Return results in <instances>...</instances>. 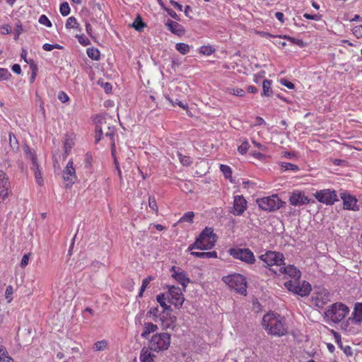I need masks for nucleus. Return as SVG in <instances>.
<instances>
[{"label":"nucleus","mask_w":362,"mask_h":362,"mask_svg":"<svg viewBox=\"0 0 362 362\" xmlns=\"http://www.w3.org/2000/svg\"><path fill=\"white\" fill-rule=\"evenodd\" d=\"M166 288L168 291L160 295V306L163 308V312L160 315V321L164 329H173L175 326L176 316L173 315L171 306H174L175 309L181 308L185 297L180 287L166 286Z\"/></svg>","instance_id":"f257e3e1"},{"label":"nucleus","mask_w":362,"mask_h":362,"mask_svg":"<svg viewBox=\"0 0 362 362\" xmlns=\"http://www.w3.org/2000/svg\"><path fill=\"white\" fill-rule=\"evenodd\" d=\"M262 324L265 331L271 335L281 337L288 332L285 318L273 312L264 315Z\"/></svg>","instance_id":"f03ea898"},{"label":"nucleus","mask_w":362,"mask_h":362,"mask_svg":"<svg viewBox=\"0 0 362 362\" xmlns=\"http://www.w3.org/2000/svg\"><path fill=\"white\" fill-rule=\"evenodd\" d=\"M217 240V236L212 228L206 227L200 233L195 242L189 247V250L199 249L201 250H210Z\"/></svg>","instance_id":"7ed1b4c3"},{"label":"nucleus","mask_w":362,"mask_h":362,"mask_svg":"<svg viewBox=\"0 0 362 362\" xmlns=\"http://www.w3.org/2000/svg\"><path fill=\"white\" fill-rule=\"evenodd\" d=\"M361 322L362 303H356L354 305L352 316L344 325V329L350 334L357 333L360 330Z\"/></svg>","instance_id":"20e7f679"},{"label":"nucleus","mask_w":362,"mask_h":362,"mask_svg":"<svg viewBox=\"0 0 362 362\" xmlns=\"http://www.w3.org/2000/svg\"><path fill=\"white\" fill-rule=\"evenodd\" d=\"M349 308L342 303H333L325 313V317L337 323L341 322L349 314Z\"/></svg>","instance_id":"39448f33"},{"label":"nucleus","mask_w":362,"mask_h":362,"mask_svg":"<svg viewBox=\"0 0 362 362\" xmlns=\"http://www.w3.org/2000/svg\"><path fill=\"white\" fill-rule=\"evenodd\" d=\"M223 281L231 288L238 293L245 296L247 293V281L245 278L240 274H230L223 277Z\"/></svg>","instance_id":"423d86ee"},{"label":"nucleus","mask_w":362,"mask_h":362,"mask_svg":"<svg viewBox=\"0 0 362 362\" xmlns=\"http://www.w3.org/2000/svg\"><path fill=\"white\" fill-rule=\"evenodd\" d=\"M259 258L265 264V267L269 268V269H277L285 264L284 255L275 251H267L261 255Z\"/></svg>","instance_id":"0eeeda50"},{"label":"nucleus","mask_w":362,"mask_h":362,"mask_svg":"<svg viewBox=\"0 0 362 362\" xmlns=\"http://www.w3.org/2000/svg\"><path fill=\"white\" fill-rule=\"evenodd\" d=\"M158 335L154 334L149 342L148 347L141 351V362H154L158 354Z\"/></svg>","instance_id":"6e6552de"},{"label":"nucleus","mask_w":362,"mask_h":362,"mask_svg":"<svg viewBox=\"0 0 362 362\" xmlns=\"http://www.w3.org/2000/svg\"><path fill=\"white\" fill-rule=\"evenodd\" d=\"M257 203L262 210L269 211L278 210L283 206V202L276 194L258 198Z\"/></svg>","instance_id":"1a4fd4ad"},{"label":"nucleus","mask_w":362,"mask_h":362,"mask_svg":"<svg viewBox=\"0 0 362 362\" xmlns=\"http://www.w3.org/2000/svg\"><path fill=\"white\" fill-rule=\"evenodd\" d=\"M284 286L289 291L302 297L308 296L311 291L310 284L305 281L300 283L299 280H289L284 283Z\"/></svg>","instance_id":"9d476101"},{"label":"nucleus","mask_w":362,"mask_h":362,"mask_svg":"<svg viewBox=\"0 0 362 362\" xmlns=\"http://www.w3.org/2000/svg\"><path fill=\"white\" fill-rule=\"evenodd\" d=\"M230 255L235 259H239L247 264H252L255 262L253 252L248 248H231Z\"/></svg>","instance_id":"9b49d317"},{"label":"nucleus","mask_w":362,"mask_h":362,"mask_svg":"<svg viewBox=\"0 0 362 362\" xmlns=\"http://www.w3.org/2000/svg\"><path fill=\"white\" fill-rule=\"evenodd\" d=\"M314 196L318 202L327 205H333L339 200L336 191L330 189L317 191Z\"/></svg>","instance_id":"f8f14e48"},{"label":"nucleus","mask_w":362,"mask_h":362,"mask_svg":"<svg viewBox=\"0 0 362 362\" xmlns=\"http://www.w3.org/2000/svg\"><path fill=\"white\" fill-rule=\"evenodd\" d=\"M270 271L278 276L285 274L291 277L293 279L292 281L299 280L301 276L300 272L296 267L290 264L287 266L282 265L277 269H270Z\"/></svg>","instance_id":"ddd939ff"},{"label":"nucleus","mask_w":362,"mask_h":362,"mask_svg":"<svg viewBox=\"0 0 362 362\" xmlns=\"http://www.w3.org/2000/svg\"><path fill=\"white\" fill-rule=\"evenodd\" d=\"M311 300L315 306L321 308L330 301V293L324 288H319L317 292L313 293Z\"/></svg>","instance_id":"4468645a"},{"label":"nucleus","mask_w":362,"mask_h":362,"mask_svg":"<svg viewBox=\"0 0 362 362\" xmlns=\"http://www.w3.org/2000/svg\"><path fill=\"white\" fill-rule=\"evenodd\" d=\"M164 24L168 31L179 37L184 36L186 33L185 27L179 23L176 20L173 21L168 18L165 21Z\"/></svg>","instance_id":"2eb2a0df"},{"label":"nucleus","mask_w":362,"mask_h":362,"mask_svg":"<svg viewBox=\"0 0 362 362\" xmlns=\"http://www.w3.org/2000/svg\"><path fill=\"white\" fill-rule=\"evenodd\" d=\"M171 276L179 284H180L184 289L187 287L190 280L187 274L180 267L175 266L171 268Z\"/></svg>","instance_id":"dca6fc26"},{"label":"nucleus","mask_w":362,"mask_h":362,"mask_svg":"<svg viewBox=\"0 0 362 362\" xmlns=\"http://www.w3.org/2000/svg\"><path fill=\"white\" fill-rule=\"evenodd\" d=\"M11 183L8 175L0 170V198L4 201L10 193Z\"/></svg>","instance_id":"f3484780"},{"label":"nucleus","mask_w":362,"mask_h":362,"mask_svg":"<svg viewBox=\"0 0 362 362\" xmlns=\"http://www.w3.org/2000/svg\"><path fill=\"white\" fill-rule=\"evenodd\" d=\"M63 179L64 181L68 182L66 184L67 186H71L77 180L72 160H69L65 169L64 170Z\"/></svg>","instance_id":"a211bd4d"},{"label":"nucleus","mask_w":362,"mask_h":362,"mask_svg":"<svg viewBox=\"0 0 362 362\" xmlns=\"http://www.w3.org/2000/svg\"><path fill=\"white\" fill-rule=\"evenodd\" d=\"M247 209V201L242 195L234 197L232 213L235 216H240Z\"/></svg>","instance_id":"6ab92c4d"},{"label":"nucleus","mask_w":362,"mask_h":362,"mask_svg":"<svg viewBox=\"0 0 362 362\" xmlns=\"http://www.w3.org/2000/svg\"><path fill=\"white\" fill-rule=\"evenodd\" d=\"M289 202L293 206H300L310 203V199L303 192L296 191L290 196Z\"/></svg>","instance_id":"aec40b11"},{"label":"nucleus","mask_w":362,"mask_h":362,"mask_svg":"<svg viewBox=\"0 0 362 362\" xmlns=\"http://www.w3.org/2000/svg\"><path fill=\"white\" fill-rule=\"evenodd\" d=\"M341 199L343 200V208L346 210L356 211L358 210L357 199L350 194L341 193Z\"/></svg>","instance_id":"412c9836"},{"label":"nucleus","mask_w":362,"mask_h":362,"mask_svg":"<svg viewBox=\"0 0 362 362\" xmlns=\"http://www.w3.org/2000/svg\"><path fill=\"white\" fill-rule=\"evenodd\" d=\"M76 135L73 133L67 134L64 141L65 156H66L75 145Z\"/></svg>","instance_id":"4be33fe9"},{"label":"nucleus","mask_w":362,"mask_h":362,"mask_svg":"<svg viewBox=\"0 0 362 362\" xmlns=\"http://www.w3.org/2000/svg\"><path fill=\"white\" fill-rule=\"evenodd\" d=\"M170 334L168 333H160V351L167 350L170 344Z\"/></svg>","instance_id":"5701e85b"},{"label":"nucleus","mask_w":362,"mask_h":362,"mask_svg":"<svg viewBox=\"0 0 362 362\" xmlns=\"http://www.w3.org/2000/svg\"><path fill=\"white\" fill-rule=\"evenodd\" d=\"M278 165L280 166L281 172L293 171L297 172L299 170V167L297 165L292 164L288 162H279Z\"/></svg>","instance_id":"b1692460"},{"label":"nucleus","mask_w":362,"mask_h":362,"mask_svg":"<svg viewBox=\"0 0 362 362\" xmlns=\"http://www.w3.org/2000/svg\"><path fill=\"white\" fill-rule=\"evenodd\" d=\"M191 255L202 259L216 258L217 252L216 251L211 252H192Z\"/></svg>","instance_id":"393cba45"},{"label":"nucleus","mask_w":362,"mask_h":362,"mask_svg":"<svg viewBox=\"0 0 362 362\" xmlns=\"http://www.w3.org/2000/svg\"><path fill=\"white\" fill-rule=\"evenodd\" d=\"M194 213L193 211H187L185 213L175 224L178 225L182 223H188L192 224L194 222Z\"/></svg>","instance_id":"a878e982"},{"label":"nucleus","mask_w":362,"mask_h":362,"mask_svg":"<svg viewBox=\"0 0 362 362\" xmlns=\"http://www.w3.org/2000/svg\"><path fill=\"white\" fill-rule=\"evenodd\" d=\"M30 168L33 171L37 183L40 185H42L43 180L38 163H35L34 164H32Z\"/></svg>","instance_id":"bb28decb"},{"label":"nucleus","mask_w":362,"mask_h":362,"mask_svg":"<svg viewBox=\"0 0 362 362\" xmlns=\"http://www.w3.org/2000/svg\"><path fill=\"white\" fill-rule=\"evenodd\" d=\"M157 329V325L151 322H147L144 326V331L141 334V337L147 339L151 333H153Z\"/></svg>","instance_id":"cd10ccee"},{"label":"nucleus","mask_w":362,"mask_h":362,"mask_svg":"<svg viewBox=\"0 0 362 362\" xmlns=\"http://www.w3.org/2000/svg\"><path fill=\"white\" fill-rule=\"evenodd\" d=\"M271 86H272L271 81H269L268 79H265L263 81V84H262L263 93H262V94L264 95L270 96L272 94V90Z\"/></svg>","instance_id":"c85d7f7f"},{"label":"nucleus","mask_w":362,"mask_h":362,"mask_svg":"<svg viewBox=\"0 0 362 362\" xmlns=\"http://www.w3.org/2000/svg\"><path fill=\"white\" fill-rule=\"evenodd\" d=\"M175 49L182 54H187L189 50L190 47L189 45L184 42H178L175 45Z\"/></svg>","instance_id":"c756f323"},{"label":"nucleus","mask_w":362,"mask_h":362,"mask_svg":"<svg viewBox=\"0 0 362 362\" xmlns=\"http://www.w3.org/2000/svg\"><path fill=\"white\" fill-rule=\"evenodd\" d=\"M0 362H13L11 357L8 355L6 349L4 346H0Z\"/></svg>","instance_id":"7c9ffc66"},{"label":"nucleus","mask_w":362,"mask_h":362,"mask_svg":"<svg viewBox=\"0 0 362 362\" xmlns=\"http://www.w3.org/2000/svg\"><path fill=\"white\" fill-rule=\"evenodd\" d=\"M220 170L223 174L226 179H228L231 181L232 178V170L231 168L227 165L221 164Z\"/></svg>","instance_id":"2f4dec72"},{"label":"nucleus","mask_w":362,"mask_h":362,"mask_svg":"<svg viewBox=\"0 0 362 362\" xmlns=\"http://www.w3.org/2000/svg\"><path fill=\"white\" fill-rule=\"evenodd\" d=\"M87 54H88V57H90V59H92L93 60H99L100 59V51L96 48H94V47L88 48L87 49Z\"/></svg>","instance_id":"473e14b6"},{"label":"nucleus","mask_w":362,"mask_h":362,"mask_svg":"<svg viewBox=\"0 0 362 362\" xmlns=\"http://www.w3.org/2000/svg\"><path fill=\"white\" fill-rule=\"evenodd\" d=\"M154 279H155V277H153L152 276H149L143 280L142 285L141 286L140 291L138 295L139 297H140V298L142 297L143 293L145 291V289L147 288V286H148L150 282Z\"/></svg>","instance_id":"72a5a7b5"},{"label":"nucleus","mask_w":362,"mask_h":362,"mask_svg":"<svg viewBox=\"0 0 362 362\" xmlns=\"http://www.w3.org/2000/svg\"><path fill=\"white\" fill-rule=\"evenodd\" d=\"M215 52V49L211 45H203L199 48V53L209 56Z\"/></svg>","instance_id":"f704fd0d"},{"label":"nucleus","mask_w":362,"mask_h":362,"mask_svg":"<svg viewBox=\"0 0 362 362\" xmlns=\"http://www.w3.org/2000/svg\"><path fill=\"white\" fill-rule=\"evenodd\" d=\"M160 6L168 13V14L169 16H170V17L177 21H180V16L176 13L175 11H174L173 9L171 8H168L167 7H165L163 4L161 2V1L160 0Z\"/></svg>","instance_id":"c9c22d12"},{"label":"nucleus","mask_w":362,"mask_h":362,"mask_svg":"<svg viewBox=\"0 0 362 362\" xmlns=\"http://www.w3.org/2000/svg\"><path fill=\"white\" fill-rule=\"evenodd\" d=\"M178 157L180 163L185 166H189L192 163V158L188 156L179 153Z\"/></svg>","instance_id":"e433bc0d"},{"label":"nucleus","mask_w":362,"mask_h":362,"mask_svg":"<svg viewBox=\"0 0 362 362\" xmlns=\"http://www.w3.org/2000/svg\"><path fill=\"white\" fill-rule=\"evenodd\" d=\"M228 93L238 97H243L245 95V91L240 88H228Z\"/></svg>","instance_id":"4c0bfd02"},{"label":"nucleus","mask_w":362,"mask_h":362,"mask_svg":"<svg viewBox=\"0 0 362 362\" xmlns=\"http://www.w3.org/2000/svg\"><path fill=\"white\" fill-rule=\"evenodd\" d=\"M107 341L105 339L98 341L94 344L93 349L95 351H103L107 346Z\"/></svg>","instance_id":"58836bf2"},{"label":"nucleus","mask_w":362,"mask_h":362,"mask_svg":"<svg viewBox=\"0 0 362 362\" xmlns=\"http://www.w3.org/2000/svg\"><path fill=\"white\" fill-rule=\"evenodd\" d=\"M279 37H283L284 39H286L288 40V41H290L291 42L293 43V44H296L300 47H304V42L302 40H300V39H296L295 37H290V36H287V35H284L283 37H281V35L279 36Z\"/></svg>","instance_id":"ea45409f"},{"label":"nucleus","mask_w":362,"mask_h":362,"mask_svg":"<svg viewBox=\"0 0 362 362\" xmlns=\"http://www.w3.org/2000/svg\"><path fill=\"white\" fill-rule=\"evenodd\" d=\"M250 147L249 142L247 140H244L242 144L238 146V152L244 155L247 153Z\"/></svg>","instance_id":"a19ab883"},{"label":"nucleus","mask_w":362,"mask_h":362,"mask_svg":"<svg viewBox=\"0 0 362 362\" xmlns=\"http://www.w3.org/2000/svg\"><path fill=\"white\" fill-rule=\"evenodd\" d=\"M144 25L145 24L142 22L140 17H137L132 23V27L137 31H141Z\"/></svg>","instance_id":"79ce46f5"},{"label":"nucleus","mask_w":362,"mask_h":362,"mask_svg":"<svg viewBox=\"0 0 362 362\" xmlns=\"http://www.w3.org/2000/svg\"><path fill=\"white\" fill-rule=\"evenodd\" d=\"M65 26L67 29L77 28L78 23L76 19L73 16L69 17L66 21Z\"/></svg>","instance_id":"37998d69"},{"label":"nucleus","mask_w":362,"mask_h":362,"mask_svg":"<svg viewBox=\"0 0 362 362\" xmlns=\"http://www.w3.org/2000/svg\"><path fill=\"white\" fill-rule=\"evenodd\" d=\"M59 11H60L61 14L63 16H68L70 13V7H69L68 3H66V2L62 3L60 5Z\"/></svg>","instance_id":"c03bdc74"},{"label":"nucleus","mask_w":362,"mask_h":362,"mask_svg":"<svg viewBox=\"0 0 362 362\" xmlns=\"http://www.w3.org/2000/svg\"><path fill=\"white\" fill-rule=\"evenodd\" d=\"M13 293V288L12 286H8L6 288L5 291V298L7 300V302L9 303L12 301L13 297L12 295Z\"/></svg>","instance_id":"a18cd8bd"},{"label":"nucleus","mask_w":362,"mask_h":362,"mask_svg":"<svg viewBox=\"0 0 362 362\" xmlns=\"http://www.w3.org/2000/svg\"><path fill=\"white\" fill-rule=\"evenodd\" d=\"M11 76L8 69L0 68V81L8 80Z\"/></svg>","instance_id":"49530a36"},{"label":"nucleus","mask_w":362,"mask_h":362,"mask_svg":"<svg viewBox=\"0 0 362 362\" xmlns=\"http://www.w3.org/2000/svg\"><path fill=\"white\" fill-rule=\"evenodd\" d=\"M352 33L357 38H362V25L354 27Z\"/></svg>","instance_id":"de8ad7c7"},{"label":"nucleus","mask_w":362,"mask_h":362,"mask_svg":"<svg viewBox=\"0 0 362 362\" xmlns=\"http://www.w3.org/2000/svg\"><path fill=\"white\" fill-rule=\"evenodd\" d=\"M39 23L42 25H46L48 28L52 26V23L45 15H42L40 16Z\"/></svg>","instance_id":"09e8293b"},{"label":"nucleus","mask_w":362,"mask_h":362,"mask_svg":"<svg viewBox=\"0 0 362 362\" xmlns=\"http://www.w3.org/2000/svg\"><path fill=\"white\" fill-rule=\"evenodd\" d=\"M25 153H26L27 158L32 160V164H34L35 163H37L36 156H35L34 152H33V151L30 148H27V149L25 151Z\"/></svg>","instance_id":"8fccbe9b"},{"label":"nucleus","mask_w":362,"mask_h":362,"mask_svg":"<svg viewBox=\"0 0 362 362\" xmlns=\"http://www.w3.org/2000/svg\"><path fill=\"white\" fill-rule=\"evenodd\" d=\"M42 48L44 50L49 52V51L53 50L54 49H60L61 46L59 45L58 44L51 45V44L45 43L43 45Z\"/></svg>","instance_id":"3c124183"},{"label":"nucleus","mask_w":362,"mask_h":362,"mask_svg":"<svg viewBox=\"0 0 362 362\" xmlns=\"http://www.w3.org/2000/svg\"><path fill=\"white\" fill-rule=\"evenodd\" d=\"M58 99L63 103H66L69 100V97L68 96V95L64 92V91H60L58 93Z\"/></svg>","instance_id":"603ef678"},{"label":"nucleus","mask_w":362,"mask_h":362,"mask_svg":"<svg viewBox=\"0 0 362 362\" xmlns=\"http://www.w3.org/2000/svg\"><path fill=\"white\" fill-rule=\"evenodd\" d=\"M76 37L78 40V42L82 45L86 46L90 44V40L83 35H76Z\"/></svg>","instance_id":"864d4df0"},{"label":"nucleus","mask_w":362,"mask_h":362,"mask_svg":"<svg viewBox=\"0 0 362 362\" xmlns=\"http://www.w3.org/2000/svg\"><path fill=\"white\" fill-rule=\"evenodd\" d=\"M11 31L12 29L9 25H4L1 27V33L4 35L10 34Z\"/></svg>","instance_id":"5fc2aeb1"},{"label":"nucleus","mask_w":362,"mask_h":362,"mask_svg":"<svg viewBox=\"0 0 362 362\" xmlns=\"http://www.w3.org/2000/svg\"><path fill=\"white\" fill-rule=\"evenodd\" d=\"M29 259H30V255L28 254H25L21 259V267H26L29 262Z\"/></svg>","instance_id":"6e6d98bb"},{"label":"nucleus","mask_w":362,"mask_h":362,"mask_svg":"<svg viewBox=\"0 0 362 362\" xmlns=\"http://www.w3.org/2000/svg\"><path fill=\"white\" fill-rule=\"evenodd\" d=\"M281 83L289 89H293L295 88V86L292 82L284 78L281 80Z\"/></svg>","instance_id":"4d7b16f0"},{"label":"nucleus","mask_w":362,"mask_h":362,"mask_svg":"<svg viewBox=\"0 0 362 362\" xmlns=\"http://www.w3.org/2000/svg\"><path fill=\"white\" fill-rule=\"evenodd\" d=\"M9 143L11 148H14L16 147L17 141L12 133H9Z\"/></svg>","instance_id":"13d9d810"},{"label":"nucleus","mask_w":362,"mask_h":362,"mask_svg":"<svg viewBox=\"0 0 362 362\" xmlns=\"http://www.w3.org/2000/svg\"><path fill=\"white\" fill-rule=\"evenodd\" d=\"M303 17L306 19H308V20H314V21H319L320 20V16H317V15H312V14H309V13H304L303 14Z\"/></svg>","instance_id":"bf43d9fd"},{"label":"nucleus","mask_w":362,"mask_h":362,"mask_svg":"<svg viewBox=\"0 0 362 362\" xmlns=\"http://www.w3.org/2000/svg\"><path fill=\"white\" fill-rule=\"evenodd\" d=\"M175 104L177 105L181 108H182L183 110H187L188 108L187 103H184L182 101H180L179 100H176L174 103H173V105H175Z\"/></svg>","instance_id":"052dcab7"},{"label":"nucleus","mask_w":362,"mask_h":362,"mask_svg":"<svg viewBox=\"0 0 362 362\" xmlns=\"http://www.w3.org/2000/svg\"><path fill=\"white\" fill-rule=\"evenodd\" d=\"M149 206H150V208H151L153 210H157L158 206H157L156 199L154 197L149 198Z\"/></svg>","instance_id":"680f3d73"},{"label":"nucleus","mask_w":362,"mask_h":362,"mask_svg":"<svg viewBox=\"0 0 362 362\" xmlns=\"http://www.w3.org/2000/svg\"><path fill=\"white\" fill-rule=\"evenodd\" d=\"M11 69L14 73L17 74H20L21 73V68L19 64H16L13 65Z\"/></svg>","instance_id":"e2e57ef3"},{"label":"nucleus","mask_w":362,"mask_h":362,"mask_svg":"<svg viewBox=\"0 0 362 362\" xmlns=\"http://www.w3.org/2000/svg\"><path fill=\"white\" fill-rule=\"evenodd\" d=\"M252 142L255 145V146H256L259 149H260L262 151H266L267 150V147L265 146H264V145H262L260 143H258V142H257L255 140H252Z\"/></svg>","instance_id":"0e129e2a"},{"label":"nucleus","mask_w":362,"mask_h":362,"mask_svg":"<svg viewBox=\"0 0 362 362\" xmlns=\"http://www.w3.org/2000/svg\"><path fill=\"white\" fill-rule=\"evenodd\" d=\"M170 4L172 6H173L177 10H179L180 11H182V6L180 4H179L178 2L171 0Z\"/></svg>","instance_id":"69168bd1"},{"label":"nucleus","mask_w":362,"mask_h":362,"mask_svg":"<svg viewBox=\"0 0 362 362\" xmlns=\"http://www.w3.org/2000/svg\"><path fill=\"white\" fill-rule=\"evenodd\" d=\"M275 17L281 23H283L284 22V13L281 12H276L275 13Z\"/></svg>","instance_id":"338daca9"},{"label":"nucleus","mask_w":362,"mask_h":362,"mask_svg":"<svg viewBox=\"0 0 362 362\" xmlns=\"http://www.w3.org/2000/svg\"><path fill=\"white\" fill-rule=\"evenodd\" d=\"M251 155H252L253 157H255V158H258V159H262V158H264V154H262V153H260V152H257V151H252V152L251 153Z\"/></svg>","instance_id":"774afa93"}]
</instances>
